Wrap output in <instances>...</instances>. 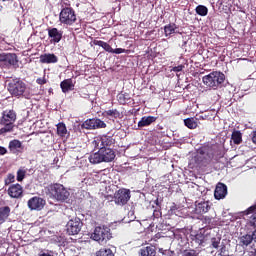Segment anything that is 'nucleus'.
I'll use <instances>...</instances> for the list:
<instances>
[{
  "mask_svg": "<svg viewBox=\"0 0 256 256\" xmlns=\"http://www.w3.org/2000/svg\"><path fill=\"white\" fill-rule=\"evenodd\" d=\"M176 29H178L177 24L172 23V24H168L166 26H164V33L166 35V37H168V35H173V33H175Z\"/></svg>",
  "mask_w": 256,
  "mask_h": 256,
  "instance_id": "obj_30",
  "label": "nucleus"
},
{
  "mask_svg": "<svg viewBox=\"0 0 256 256\" xmlns=\"http://www.w3.org/2000/svg\"><path fill=\"white\" fill-rule=\"evenodd\" d=\"M202 81L206 87L211 89H219L225 83V74L223 72H211L210 74L204 76Z\"/></svg>",
  "mask_w": 256,
  "mask_h": 256,
  "instance_id": "obj_5",
  "label": "nucleus"
},
{
  "mask_svg": "<svg viewBox=\"0 0 256 256\" xmlns=\"http://www.w3.org/2000/svg\"><path fill=\"white\" fill-rule=\"evenodd\" d=\"M244 215H251L248 219V225L250 227H256V204L250 206L243 212Z\"/></svg>",
  "mask_w": 256,
  "mask_h": 256,
  "instance_id": "obj_17",
  "label": "nucleus"
},
{
  "mask_svg": "<svg viewBox=\"0 0 256 256\" xmlns=\"http://www.w3.org/2000/svg\"><path fill=\"white\" fill-rule=\"evenodd\" d=\"M56 129H57V135L59 137H65V135H69V132L67 131V126L65 125L64 122H59L57 125H56Z\"/></svg>",
  "mask_w": 256,
  "mask_h": 256,
  "instance_id": "obj_25",
  "label": "nucleus"
},
{
  "mask_svg": "<svg viewBox=\"0 0 256 256\" xmlns=\"http://www.w3.org/2000/svg\"><path fill=\"white\" fill-rule=\"evenodd\" d=\"M183 69H185V66L181 64V65L173 67L171 69V71H173L174 73H179V72L183 71Z\"/></svg>",
  "mask_w": 256,
  "mask_h": 256,
  "instance_id": "obj_40",
  "label": "nucleus"
},
{
  "mask_svg": "<svg viewBox=\"0 0 256 256\" xmlns=\"http://www.w3.org/2000/svg\"><path fill=\"white\" fill-rule=\"evenodd\" d=\"M11 183H15V175L8 174L7 178L5 179V185H11Z\"/></svg>",
  "mask_w": 256,
  "mask_h": 256,
  "instance_id": "obj_37",
  "label": "nucleus"
},
{
  "mask_svg": "<svg viewBox=\"0 0 256 256\" xmlns=\"http://www.w3.org/2000/svg\"><path fill=\"white\" fill-rule=\"evenodd\" d=\"M210 209L209 202H200L196 205L195 211L199 215H203V213H207Z\"/></svg>",
  "mask_w": 256,
  "mask_h": 256,
  "instance_id": "obj_23",
  "label": "nucleus"
},
{
  "mask_svg": "<svg viewBox=\"0 0 256 256\" xmlns=\"http://www.w3.org/2000/svg\"><path fill=\"white\" fill-rule=\"evenodd\" d=\"M248 255L249 256H256V250L254 249L253 251H250Z\"/></svg>",
  "mask_w": 256,
  "mask_h": 256,
  "instance_id": "obj_45",
  "label": "nucleus"
},
{
  "mask_svg": "<svg viewBox=\"0 0 256 256\" xmlns=\"http://www.w3.org/2000/svg\"><path fill=\"white\" fill-rule=\"evenodd\" d=\"M57 61H59V58L55 54H44L40 56V62L42 63L51 64L57 63Z\"/></svg>",
  "mask_w": 256,
  "mask_h": 256,
  "instance_id": "obj_22",
  "label": "nucleus"
},
{
  "mask_svg": "<svg viewBox=\"0 0 256 256\" xmlns=\"http://www.w3.org/2000/svg\"><path fill=\"white\" fill-rule=\"evenodd\" d=\"M19 60L15 53H1L0 54V67L1 69H11L14 65H17Z\"/></svg>",
  "mask_w": 256,
  "mask_h": 256,
  "instance_id": "obj_9",
  "label": "nucleus"
},
{
  "mask_svg": "<svg viewBox=\"0 0 256 256\" xmlns=\"http://www.w3.org/2000/svg\"><path fill=\"white\" fill-rule=\"evenodd\" d=\"M46 204L45 199L38 196H34L28 200V207L31 211H41Z\"/></svg>",
  "mask_w": 256,
  "mask_h": 256,
  "instance_id": "obj_14",
  "label": "nucleus"
},
{
  "mask_svg": "<svg viewBox=\"0 0 256 256\" xmlns=\"http://www.w3.org/2000/svg\"><path fill=\"white\" fill-rule=\"evenodd\" d=\"M107 124L105 121L99 118H90L84 121L81 124V129H87V131L95 130V129H106Z\"/></svg>",
  "mask_w": 256,
  "mask_h": 256,
  "instance_id": "obj_10",
  "label": "nucleus"
},
{
  "mask_svg": "<svg viewBox=\"0 0 256 256\" xmlns=\"http://www.w3.org/2000/svg\"><path fill=\"white\" fill-rule=\"evenodd\" d=\"M156 205H159V200H156Z\"/></svg>",
  "mask_w": 256,
  "mask_h": 256,
  "instance_id": "obj_49",
  "label": "nucleus"
},
{
  "mask_svg": "<svg viewBox=\"0 0 256 256\" xmlns=\"http://www.w3.org/2000/svg\"><path fill=\"white\" fill-rule=\"evenodd\" d=\"M8 195L12 199H19L23 197V186L20 184H13L8 188Z\"/></svg>",
  "mask_w": 256,
  "mask_h": 256,
  "instance_id": "obj_15",
  "label": "nucleus"
},
{
  "mask_svg": "<svg viewBox=\"0 0 256 256\" xmlns=\"http://www.w3.org/2000/svg\"><path fill=\"white\" fill-rule=\"evenodd\" d=\"M47 32L52 45L61 43V40L63 39V30H58L56 27H49L47 28Z\"/></svg>",
  "mask_w": 256,
  "mask_h": 256,
  "instance_id": "obj_13",
  "label": "nucleus"
},
{
  "mask_svg": "<svg viewBox=\"0 0 256 256\" xmlns=\"http://www.w3.org/2000/svg\"><path fill=\"white\" fill-rule=\"evenodd\" d=\"M39 256H53V255H51V254H49V253H42V254H40Z\"/></svg>",
  "mask_w": 256,
  "mask_h": 256,
  "instance_id": "obj_47",
  "label": "nucleus"
},
{
  "mask_svg": "<svg viewBox=\"0 0 256 256\" xmlns=\"http://www.w3.org/2000/svg\"><path fill=\"white\" fill-rule=\"evenodd\" d=\"M21 147H23V144L18 139L10 141L8 145L10 151H17V149H21Z\"/></svg>",
  "mask_w": 256,
  "mask_h": 256,
  "instance_id": "obj_29",
  "label": "nucleus"
},
{
  "mask_svg": "<svg viewBox=\"0 0 256 256\" xmlns=\"http://www.w3.org/2000/svg\"><path fill=\"white\" fill-rule=\"evenodd\" d=\"M94 45H97L98 47H102V49H104V51H106L107 53H111L113 51V48L111 47V45H109V43L102 41V40H94L93 41Z\"/></svg>",
  "mask_w": 256,
  "mask_h": 256,
  "instance_id": "obj_26",
  "label": "nucleus"
},
{
  "mask_svg": "<svg viewBox=\"0 0 256 256\" xmlns=\"http://www.w3.org/2000/svg\"><path fill=\"white\" fill-rule=\"evenodd\" d=\"M184 124L188 129H197V120L193 117L184 119Z\"/></svg>",
  "mask_w": 256,
  "mask_h": 256,
  "instance_id": "obj_31",
  "label": "nucleus"
},
{
  "mask_svg": "<svg viewBox=\"0 0 256 256\" xmlns=\"http://www.w3.org/2000/svg\"><path fill=\"white\" fill-rule=\"evenodd\" d=\"M234 145H241L243 143V133L239 130H234L231 135Z\"/></svg>",
  "mask_w": 256,
  "mask_h": 256,
  "instance_id": "obj_24",
  "label": "nucleus"
},
{
  "mask_svg": "<svg viewBox=\"0 0 256 256\" xmlns=\"http://www.w3.org/2000/svg\"><path fill=\"white\" fill-rule=\"evenodd\" d=\"M102 115H103V117H106L107 119H109V117L111 119H122L123 118V114L121 112H119V110H117V108L105 110L102 113Z\"/></svg>",
  "mask_w": 256,
  "mask_h": 256,
  "instance_id": "obj_18",
  "label": "nucleus"
},
{
  "mask_svg": "<svg viewBox=\"0 0 256 256\" xmlns=\"http://www.w3.org/2000/svg\"><path fill=\"white\" fill-rule=\"evenodd\" d=\"M204 151H206L207 157H209V159H214L216 163H219V159H223L224 157L223 146L220 144L206 146L204 147Z\"/></svg>",
  "mask_w": 256,
  "mask_h": 256,
  "instance_id": "obj_8",
  "label": "nucleus"
},
{
  "mask_svg": "<svg viewBox=\"0 0 256 256\" xmlns=\"http://www.w3.org/2000/svg\"><path fill=\"white\" fill-rule=\"evenodd\" d=\"M252 236L254 238V242L256 243V230L252 233Z\"/></svg>",
  "mask_w": 256,
  "mask_h": 256,
  "instance_id": "obj_46",
  "label": "nucleus"
},
{
  "mask_svg": "<svg viewBox=\"0 0 256 256\" xmlns=\"http://www.w3.org/2000/svg\"><path fill=\"white\" fill-rule=\"evenodd\" d=\"M59 21L62 25L71 26L77 21V14L75 10L71 7H65L60 11Z\"/></svg>",
  "mask_w": 256,
  "mask_h": 256,
  "instance_id": "obj_7",
  "label": "nucleus"
},
{
  "mask_svg": "<svg viewBox=\"0 0 256 256\" xmlns=\"http://www.w3.org/2000/svg\"><path fill=\"white\" fill-rule=\"evenodd\" d=\"M91 237L93 241H97V243H100V245H105L107 241H110L113 238V234H111V229L105 226H97L94 229Z\"/></svg>",
  "mask_w": 256,
  "mask_h": 256,
  "instance_id": "obj_6",
  "label": "nucleus"
},
{
  "mask_svg": "<svg viewBox=\"0 0 256 256\" xmlns=\"http://www.w3.org/2000/svg\"><path fill=\"white\" fill-rule=\"evenodd\" d=\"M113 138L111 136H103L100 139V147H111V145H113Z\"/></svg>",
  "mask_w": 256,
  "mask_h": 256,
  "instance_id": "obj_28",
  "label": "nucleus"
},
{
  "mask_svg": "<svg viewBox=\"0 0 256 256\" xmlns=\"http://www.w3.org/2000/svg\"><path fill=\"white\" fill-rule=\"evenodd\" d=\"M2 1H7V0H2Z\"/></svg>",
  "mask_w": 256,
  "mask_h": 256,
  "instance_id": "obj_51",
  "label": "nucleus"
},
{
  "mask_svg": "<svg viewBox=\"0 0 256 256\" xmlns=\"http://www.w3.org/2000/svg\"><path fill=\"white\" fill-rule=\"evenodd\" d=\"M196 13L200 15V17H206L207 13H209V9H207V6L198 5L196 7Z\"/></svg>",
  "mask_w": 256,
  "mask_h": 256,
  "instance_id": "obj_34",
  "label": "nucleus"
},
{
  "mask_svg": "<svg viewBox=\"0 0 256 256\" xmlns=\"http://www.w3.org/2000/svg\"><path fill=\"white\" fill-rule=\"evenodd\" d=\"M11 215V208L9 206L0 207V225H3Z\"/></svg>",
  "mask_w": 256,
  "mask_h": 256,
  "instance_id": "obj_21",
  "label": "nucleus"
},
{
  "mask_svg": "<svg viewBox=\"0 0 256 256\" xmlns=\"http://www.w3.org/2000/svg\"><path fill=\"white\" fill-rule=\"evenodd\" d=\"M0 11H3V6H0Z\"/></svg>",
  "mask_w": 256,
  "mask_h": 256,
  "instance_id": "obj_48",
  "label": "nucleus"
},
{
  "mask_svg": "<svg viewBox=\"0 0 256 256\" xmlns=\"http://www.w3.org/2000/svg\"><path fill=\"white\" fill-rule=\"evenodd\" d=\"M96 256H115V254L110 248H101L98 252H96Z\"/></svg>",
  "mask_w": 256,
  "mask_h": 256,
  "instance_id": "obj_35",
  "label": "nucleus"
},
{
  "mask_svg": "<svg viewBox=\"0 0 256 256\" xmlns=\"http://www.w3.org/2000/svg\"><path fill=\"white\" fill-rule=\"evenodd\" d=\"M159 252H160V253H163V249H159Z\"/></svg>",
  "mask_w": 256,
  "mask_h": 256,
  "instance_id": "obj_50",
  "label": "nucleus"
},
{
  "mask_svg": "<svg viewBox=\"0 0 256 256\" xmlns=\"http://www.w3.org/2000/svg\"><path fill=\"white\" fill-rule=\"evenodd\" d=\"M3 155H7V148L0 146V157Z\"/></svg>",
  "mask_w": 256,
  "mask_h": 256,
  "instance_id": "obj_44",
  "label": "nucleus"
},
{
  "mask_svg": "<svg viewBox=\"0 0 256 256\" xmlns=\"http://www.w3.org/2000/svg\"><path fill=\"white\" fill-rule=\"evenodd\" d=\"M117 101H118L119 105H127V101H129V94L119 93L117 95Z\"/></svg>",
  "mask_w": 256,
  "mask_h": 256,
  "instance_id": "obj_33",
  "label": "nucleus"
},
{
  "mask_svg": "<svg viewBox=\"0 0 256 256\" xmlns=\"http://www.w3.org/2000/svg\"><path fill=\"white\" fill-rule=\"evenodd\" d=\"M162 213L160 209H155L153 212V217H155V219H159V217H161Z\"/></svg>",
  "mask_w": 256,
  "mask_h": 256,
  "instance_id": "obj_43",
  "label": "nucleus"
},
{
  "mask_svg": "<svg viewBox=\"0 0 256 256\" xmlns=\"http://www.w3.org/2000/svg\"><path fill=\"white\" fill-rule=\"evenodd\" d=\"M60 89H62V93H69V91H73L75 89V84H73V79H65L60 83Z\"/></svg>",
  "mask_w": 256,
  "mask_h": 256,
  "instance_id": "obj_19",
  "label": "nucleus"
},
{
  "mask_svg": "<svg viewBox=\"0 0 256 256\" xmlns=\"http://www.w3.org/2000/svg\"><path fill=\"white\" fill-rule=\"evenodd\" d=\"M15 121H17V112L13 109L4 110L0 118V135L13 133L15 129Z\"/></svg>",
  "mask_w": 256,
  "mask_h": 256,
  "instance_id": "obj_2",
  "label": "nucleus"
},
{
  "mask_svg": "<svg viewBox=\"0 0 256 256\" xmlns=\"http://www.w3.org/2000/svg\"><path fill=\"white\" fill-rule=\"evenodd\" d=\"M157 121V117L155 116H144L141 118V120L138 122V127H149L152 123H155Z\"/></svg>",
  "mask_w": 256,
  "mask_h": 256,
  "instance_id": "obj_20",
  "label": "nucleus"
},
{
  "mask_svg": "<svg viewBox=\"0 0 256 256\" xmlns=\"http://www.w3.org/2000/svg\"><path fill=\"white\" fill-rule=\"evenodd\" d=\"M214 197L215 199H225L227 197V185L224 183L219 182L216 185L215 191H214Z\"/></svg>",
  "mask_w": 256,
  "mask_h": 256,
  "instance_id": "obj_16",
  "label": "nucleus"
},
{
  "mask_svg": "<svg viewBox=\"0 0 256 256\" xmlns=\"http://www.w3.org/2000/svg\"><path fill=\"white\" fill-rule=\"evenodd\" d=\"M48 192L50 194V197L52 199H55L56 201H60L61 203H64V201H67L69 199V191L63 184L55 183L48 186Z\"/></svg>",
  "mask_w": 256,
  "mask_h": 256,
  "instance_id": "obj_4",
  "label": "nucleus"
},
{
  "mask_svg": "<svg viewBox=\"0 0 256 256\" xmlns=\"http://www.w3.org/2000/svg\"><path fill=\"white\" fill-rule=\"evenodd\" d=\"M25 175H27V171L24 169H19L17 171V176H16L17 181L19 182L23 181V179H25Z\"/></svg>",
  "mask_w": 256,
  "mask_h": 256,
  "instance_id": "obj_36",
  "label": "nucleus"
},
{
  "mask_svg": "<svg viewBox=\"0 0 256 256\" xmlns=\"http://www.w3.org/2000/svg\"><path fill=\"white\" fill-rule=\"evenodd\" d=\"M219 243L220 241L217 240V238H212V247H214V249H219Z\"/></svg>",
  "mask_w": 256,
  "mask_h": 256,
  "instance_id": "obj_42",
  "label": "nucleus"
},
{
  "mask_svg": "<svg viewBox=\"0 0 256 256\" xmlns=\"http://www.w3.org/2000/svg\"><path fill=\"white\" fill-rule=\"evenodd\" d=\"M111 53H115L116 55H121V53H127V50L123 48H116V49L112 48Z\"/></svg>",
  "mask_w": 256,
  "mask_h": 256,
  "instance_id": "obj_39",
  "label": "nucleus"
},
{
  "mask_svg": "<svg viewBox=\"0 0 256 256\" xmlns=\"http://www.w3.org/2000/svg\"><path fill=\"white\" fill-rule=\"evenodd\" d=\"M129 199H131V190L129 189L122 188L114 194V202L116 205H127Z\"/></svg>",
  "mask_w": 256,
  "mask_h": 256,
  "instance_id": "obj_11",
  "label": "nucleus"
},
{
  "mask_svg": "<svg viewBox=\"0 0 256 256\" xmlns=\"http://www.w3.org/2000/svg\"><path fill=\"white\" fill-rule=\"evenodd\" d=\"M253 241H254L253 234L252 235L246 234V235L240 237V243L242 245H245L246 247L248 245H251V243H253Z\"/></svg>",
  "mask_w": 256,
  "mask_h": 256,
  "instance_id": "obj_32",
  "label": "nucleus"
},
{
  "mask_svg": "<svg viewBox=\"0 0 256 256\" xmlns=\"http://www.w3.org/2000/svg\"><path fill=\"white\" fill-rule=\"evenodd\" d=\"M157 255V252L155 251V248L152 246H147L144 249L140 250V256H155Z\"/></svg>",
  "mask_w": 256,
  "mask_h": 256,
  "instance_id": "obj_27",
  "label": "nucleus"
},
{
  "mask_svg": "<svg viewBox=\"0 0 256 256\" xmlns=\"http://www.w3.org/2000/svg\"><path fill=\"white\" fill-rule=\"evenodd\" d=\"M115 150L107 147H100L98 152L92 153L89 156V161L92 165H99V163H111L115 161Z\"/></svg>",
  "mask_w": 256,
  "mask_h": 256,
  "instance_id": "obj_1",
  "label": "nucleus"
},
{
  "mask_svg": "<svg viewBox=\"0 0 256 256\" xmlns=\"http://www.w3.org/2000/svg\"><path fill=\"white\" fill-rule=\"evenodd\" d=\"M83 227V222L79 217L70 219L66 224V231L68 235H79L81 233V228Z\"/></svg>",
  "mask_w": 256,
  "mask_h": 256,
  "instance_id": "obj_12",
  "label": "nucleus"
},
{
  "mask_svg": "<svg viewBox=\"0 0 256 256\" xmlns=\"http://www.w3.org/2000/svg\"><path fill=\"white\" fill-rule=\"evenodd\" d=\"M36 83H37L38 85H45V84L47 83V79H46L45 77H43V78H37V79H36Z\"/></svg>",
  "mask_w": 256,
  "mask_h": 256,
  "instance_id": "obj_41",
  "label": "nucleus"
},
{
  "mask_svg": "<svg viewBox=\"0 0 256 256\" xmlns=\"http://www.w3.org/2000/svg\"><path fill=\"white\" fill-rule=\"evenodd\" d=\"M8 92L16 99H23V97H26L27 84L21 78L12 79L8 83Z\"/></svg>",
  "mask_w": 256,
  "mask_h": 256,
  "instance_id": "obj_3",
  "label": "nucleus"
},
{
  "mask_svg": "<svg viewBox=\"0 0 256 256\" xmlns=\"http://www.w3.org/2000/svg\"><path fill=\"white\" fill-rule=\"evenodd\" d=\"M182 256H197V251L195 250H185Z\"/></svg>",
  "mask_w": 256,
  "mask_h": 256,
  "instance_id": "obj_38",
  "label": "nucleus"
}]
</instances>
